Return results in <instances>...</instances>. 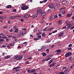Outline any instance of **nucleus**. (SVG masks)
I'll use <instances>...</instances> for the list:
<instances>
[{
  "instance_id": "37998d69",
  "label": "nucleus",
  "mask_w": 74,
  "mask_h": 74,
  "mask_svg": "<svg viewBox=\"0 0 74 74\" xmlns=\"http://www.w3.org/2000/svg\"><path fill=\"white\" fill-rule=\"evenodd\" d=\"M54 46H55V45H51V48H53V47H54Z\"/></svg>"
},
{
  "instance_id": "a18cd8bd",
  "label": "nucleus",
  "mask_w": 74,
  "mask_h": 74,
  "mask_svg": "<svg viewBox=\"0 0 74 74\" xmlns=\"http://www.w3.org/2000/svg\"><path fill=\"white\" fill-rule=\"evenodd\" d=\"M46 51L47 52H49V49H47Z\"/></svg>"
},
{
  "instance_id": "cd10ccee",
  "label": "nucleus",
  "mask_w": 74,
  "mask_h": 74,
  "mask_svg": "<svg viewBox=\"0 0 74 74\" xmlns=\"http://www.w3.org/2000/svg\"><path fill=\"white\" fill-rule=\"evenodd\" d=\"M2 38H3V39H5L7 38V37L6 36L2 37Z\"/></svg>"
},
{
  "instance_id": "f8f14e48",
  "label": "nucleus",
  "mask_w": 74,
  "mask_h": 74,
  "mask_svg": "<svg viewBox=\"0 0 74 74\" xmlns=\"http://www.w3.org/2000/svg\"><path fill=\"white\" fill-rule=\"evenodd\" d=\"M53 66H55V64L53 63H52L49 66V67H52Z\"/></svg>"
},
{
  "instance_id": "4c0bfd02",
  "label": "nucleus",
  "mask_w": 74,
  "mask_h": 74,
  "mask_svg": "<svg viewBox=\"0 0 74 74\" xmlns=\"http://www.w3.org/2000/svg\"><path fill=\"white\" fill-rule=\"evenodd\" d=\"M49 19H51V18H52V19H53V16H51L50 17H49Z\"/></svg>"
},
{
  "instance_id": "a211bd4d",
  "label": "nucleus",
  "mask_w": 74,
  "mask_h": 74,
  "mask_svg": "<svg viewBox=\"0 0 74 74\" xmlns=\"http://www.w3.org/2000/svg\"><path fill=\"white\" fill-rule=\"evenodd\" d=\"M5 16H0V19H5Z\"/></svg>"
},
{
  "instance_id": "39448f33",
  "label": "nucleus",
  "mask_w": 74,
  "mask_h": 74,
  "mask_svg": "<svg viewBox=\"0 0 74 74\" xmlns=\"http://www.w3.org/2000/svg\"><path fill=\"white\" fill-rule=\"evenodd\" d=\"M49 7L50 8H52L53 7V4H49L48 5Z\"/></svg>"
},
{
  "instance_id": "9d476101",
  "label": "nucleus",
  "mask_w": 74,
  "mask_h": 74,
  "mask_svg": "<svg viewBox=\"0 0 74 74\" xmlns=\"http://www.w3.org/2000/svg\"><path fill=\"white\" fill-rule=\"evenodd\" d=\"M58 8V7H57V6H55L54 7V11H56V10H57V8Z\"/></svg>"
},
{
  "instance_id": "79ce46f5",
  "label": "nucleus",
  "mask_w": 74,
  "mask_h": 74,
  "mask_svg": "<svg viewBox=\"0 0 74 74\" xmlns=\"http://www.w3.org/2000/svg\"><path fill=\"white\" fill-rule=\"evenodd\" d=\"M12 45V43H9L8 45L9 46H11V45Z\"/></svg>"
},
{
  "instance_id": "3c124183",
  "label": "nucleus",
  "mask_w": 74,
  "mask_h": 74,
  "mask_svg": "<svg viewBox=\"0 0 74 74\" xmlns=\"http://www.w3.org/2000/svg\"><path fill=\"white\" fill-rule=\"evenodd\" d=\"M71 46H72V45L71 44H70L69 45V47H71Z\"/></svg>"
},
{
  "instance_id": "72a5a7b5",
  "label": "nucleus",
  "mask_w": 74,
  "mask_h": 74,
  "mask_svg": "<svg viewBox=\"0 0 74 74\" xmlns=\"http://www.w3.org/2000/svg\"><path fill=\"white\" fill-rule=\"evenodd\" d=\"M44 49V48H43V47H42V48H41V49H38V51H41V49Z\"/></svg>"
},
{
  "instance_id": "052dcab7",
  "label": "nucleus",
  "mask_w": 74,
  "mask_h": 74,
  "mask_svg": "<svg viewBox=\"0 0 74 74\" xmlns=\"http://www.w3.org/2000/svg\"><path fill=\"white\" fill-rule=\"evenodd\" d=\"M42 62H45V61H46L45 59H43L42 60Z\"/></svg>"
},
{
  "instance_id": "c756f323",
  "label": "nucleus",
  "mask_w": 74,
  "mask_h": 74,
  "mask_svg": "<svg viewBox=\"0 0 74 74\" xmlns=\"http://www.w3.org/2000/svg\"><path fill=\"white\" fill-rule=\"evenodd\" d=\"M9 31H10V32H14V30L13 29H10Z\"/></svg>"
},
{
  "instance_id": "bb28decb",
  "label": "nucleus",
  "mask_w": 74,
  "mask_h": 74,
  "mask_svg": "<svg viewBox=\"0 0 74 74\" xmlns=\"http://www.w3.org/2000/svg\"><path fill=\"white\" fill-rule=\"evenodd\" d=\"M58 16H59L60 17H63V15H62L61 14H58Z\"/></svg>"
},
{
  "instance_id": "e2e57ef3",
  "label": "nucleus",
  "mask_w": 74,
  "mask_h": 74,
  "mask_svg": "<svg viewBox=\"0 0 74 74\" xmlns=\"http://www.w3.org/2000/svg\"><path fill=\"white\" fill-rule=\"evenodd\" d=\"M65 13H66V12H63L62 13V14H65Z\"/></svg>"
},
{
  "instance_id": "a19ab883",
  "label": "nucleus",
  "mask_w": 74,
  "mask_h": 74,
  "mask_svg": "<svg viewBox=\"0 0 74 74\" xmlns=\"http://www.w3.org/2000/svg\"><path fill=\"white\" fill-rule=\"evenodd\" d=\"M25 63L26 64H29V61H27L25 62Z\"/></svg>"
},
{
  "instance_id": "bf43d9fd",
  "label": "nucleus",
  "mask_w": 74,
  "mask_h": 74,
  "mask_svg": "<svg viewBox=\"0 0 74 74\" xmlns=\"http://www.w3.org/2000/svg\"><path fill=\"white\" fill-rule=\"evenodd\" d=\"M16 9H14L13 10V12H16Z\"/></svg>"
},
{
  "instance_id": "dca6fc26",
  "label": "nucleus",
  "mask_w": 74,
  "mask_h": 74,
  "mask_svg": "<svg viewBox=\"0 0 74 74\" xmlns=\"http://www.w3.org/2000/svg\"><path fill=\"white\" fill-rule=\"evenodd\" d=\"M18 29H16L15 30V31H14L13 32L14 33H18Z\"/></svg>"
},
{
  "instance_id": "f704fd0d",
  "label": "nucleus",
  "mask_w": 74,
  "mask_h": 74,
  "mask_svg": "<svg viewBox=\"0 0 74 74\" xmlns=\"http://www.w3.org/2000/svg\"><path fill=\"white\" fill-rule=\"evenodd\" d=\"M3 41H4V39H0V42H2Z\"/></svg>"
},
{
  "instance_id": "412c9836",
  "label": "nucleus",
  "mask_w": 74,
  "mask_h": 74,
  "mask_svg": "<svg viewBox=\"0 0 74 74\" xmlns=\"http://www.w3.org/2000/svg\"><path fill=\"white\" fill-rule=\"evenodd\" d=\"M53 17H54V18H58V15H54V16H53Z\"/></svg>"
},
{
  "instance_id": "1a4fd4ad",
  "label": "nucleus",
  "mask_w": 74,
  "mask_h": 74,
  "mask_svg": "<svg viewBox=\"0 0 74 74\" xmlns=\"http://www.w3.org/2000/svg\"><path fill=\"white\" fill-rule=\"evenodd\" d=\"M55 4L57 7H59L60 5V4L59 3H56Z\"/></svg>"
},
{
  "instance_id": "2eb2a0df",
  "label": "nucleus",
  "mask_w": 74,
  "mask_h": 74,
  "mask_svg": "<svg viewBox=\"0 0 74 74\" xmlns=\"http://www.w3.org/2000/svg\"><path fill=\"white\" fill-rule=\"evenodd\" d=\"M20 67H16L15 68H14L13 69H12V70H16V69H18L20 68Z\"/></svg>"
},
{
  "instance_id": "c85d7f7f",
  "label": "nucleus",
  "mask_w": 74,
  "mask_h": 74,
  "mask_svg": "<svg viewBox=\"0 0 74 74\" xmlns=\"http://www.w3.org/2000/svg\"><path fill=\"white\" fill-rule=\"evenodd\" d=\"M57 52H61V50L60 49H59L58 50L56 51Z\"/></svg>"
},
{
  "instance_id": "473e14b6",
  "label": "nucleus",
  "mask_w": 74,
  "mask_h": 74,
  "mask_svg": "<svg viewBox=\"0 0 74 74\" xmlns=\"http://www.w3.org/2000/svg\"><path fill=\"white\" fill-rule=\"evenodd\" d=\"M53 60L52 59H51L50 61V62H49V64H51V63H52V62H53Z\"/></svg>"
},
{
  "instance_id": "423d86ee",
  "label": "nucleus",
  "mask_w": 74,
  "mask_h": 74,
  "mask_svg": "<svg viewBox=\"0 0 74 74\" xmlns=\"http://www.w3.org/2000/svg\"><path fill=\"white\" fill-rule=\"evenodd\" d=\"M33 72H36V70L35 69H32L30 70L29 73H33Z\"/></svg>"
},
{
  "instance_id": "774afa93",
  "label": "nucleus",
  "mask_w": 74,
  "mask_h": 74,
  "mask_svg": "<svg viewBox=\"0 0 74 74\" xmlns=\"http://www.w3.org/2000/svg\"><path fill=\"white\" fill-rule=\"evenodd\" d=\"M3 56H4V55H5V53H3Z\"/></svg>"
},
{
  "instance_id": "5701e85b",
  "label": "nucleus",
  "mask_w": 74,
  "mask_h": 74,
  "mask_svg": "<svg viewBox=\"0 0 74 74\" xmlns=\"http://www.w3.org/2000/svg\"><path fill=\"white\" fill-rule=\"evenodd\" d=\"M70 16H71L70 15V13H69L66 15L67 17H70Z\"/></svg>"
},
{
  "instance_id": "6e6d98bb",
  "label": "nucleus",
  "mask_w": 74,
  "mask_h": 74,
  "mask_svg": "<svg viewBox=\"0 0 74 74\" xmlns=\"http://www.w3.org/2000/svg\"><path fill=\"white\" fill-rule=\"evenodd\" d=\"M71 49V47H69L68 49V50H70Z\"/></svg>"
},
{
  "instance_id": "c9c22d12",
  "label": "nucleus",
  "mask_w": 74,
  "mask_h": 74,
  "mask_svg": "<svg viewBox=\"0 0 74 74\" xmlns=\"http://www.w3.org/2000/svg\"><path fill=\"white\" fill-rule=\"evenodd\" d=\"M47 11H48V12H49V13L51 12V10L50 9H49L47 10Z\"/></svg>"
},
{
  "instance_id": "f03ea898",
  "label": "nucleus",
  "mask_w": 74,
  "mask_h": 74,
  "mask_svg": "<svg viewBox=\"0 0 74 74\" xmlns=\"http://www.w3.org/2000/svg\"><path fill=\"white\" fill-rule=\"evenodd\" d=\"M29 8V7L27 6H23L21 7V8L22 10H27Z\"/></svg>"
},
{
  "instance_id": "f3484780",
  "label": "nucleus",
  "mask_w": 74,
  "mask_h": 74,
  "mask_svg": "<svg viewBox=\"0 0 74 74\" xmlns=\"http://www.w3.org/2000/svg\"><path fill=\"white\" fill-rule=\"evenodd\" d=\"M58 25H61V24H62V21H60L58 22Z\"/></svg>"
},
{
  "instance_id": "2f4dec72",
  "label": "nucleus",
  "mask_w": 74,
  "mask_h": 74,
  "mask_svg": "<svg viewBox=\"0 0 74 74\" xmlns=\"http://www.w3.org/2000/svg\"><path fill=\"white\" fill-rule=\"evenodd\" d=\"M66 27H67L65 26L63 27V28L62 29V30H63V29H66Z\"/></svg>"
},
{
  "instance_id": "4468645a",
  "label": "nucleus",
  "mask_w": 74,
  "mask_h": 74,
  "mask_svg": "<svg viewBox=\"0 0 74 74\" xmlns=\"http://www.w3.org/2000/svg\"><path fill=\"white\" fill-rule=\"evenodd\" d=\"M12 8V6L11 5H8L7 6H6V8Z\"/></svg>"
},
{
  "instance_id": "69168bd1",
  "label": "nucleus",
  "mask_w": 74,
  "mask_h": 74,
  "mask_svg": "<svg viewBox=\"0 0 74 74\" xmlns=\"http://www.w3.org/2000/svg\"><path fill=\"white\" fill-rule=\"evenodd\" d=\"M12 37V36L11 35H10L8 36V37L9 38H10V37Z\"/></svg>"
},
{
  "instance_id": "20e7f679",
  "label": "nucleus",
  "mask_w": 74,
  "mask_h": 74,
  "mask_svg": "<svg viewBox=\"0 0 74 74\" xmlns=\"http://www.w3.org/2000/svg\"><path fill=\"white\" fill-rule=\"evenodd\" d=\"M66 26H68V27H67V29H69L70 27L72 26V25L71 24H69H69H67Z\"/></svg>"
},
{
  "instance_id": "49530a36",
  "label": "nucleus",
  "mask_w": 74,
  "mask_h": 74,
  "mask_svg": "<svg viewBox=\"0 0 74 74\" xmlns=\"http://www.w3.org/2000/svg\"><path fill=\"white\" fill-rule=\"evenodd\" d=\"M27 42H25L24 43H23V44H25V45H26V44H27Z\"/></svg>"
},
{
  "instance_id": "864d4df0",
  "label": "nucleus",
  "mask_w": 74,
  "mask_h": 74,
  "mask_svg": "<svg viewBox=\"0 0 74 74\" xmlns=\"http://www.w3.org/2000/svg\"><path fill=\"white\" fill-rule=\"evenodd\" d=\"M27 29V28H23V30H26Z\"/></svg>"
},
{
  "instance_id": "8fccbe9b",
  "label": "nucleus",
  "mask_w": 74,
  "mask_h": 74,
  "mask_svg": "<svg viewBox=\"0 0 74 74\" xmlns=\"http://www.w3.org/2000/svg\"><path fill=\"white\" fill-rule=\"evenodd\" d=\"M66 69V67H63L62 68L63 70H64V69Z\"/></svg>"
},
{
  "instance_id": "e433bc0d",
  "label": "nucleus",
  "mask_w": 74,
  "mask_h": 74,
  "mask_svg": "<svg viewBox=\"0 0 74 74\" xmlns=\"http://www.w3.org/2000/svg\"><path fill=\"white\" fill-rule=\"evenodd\" d=\"M64 73L63 72H61L59 73V74H64Z\"/></svg>"
},
{
  "instance_id": "de8ad7c7",
  "label": "nucleus",
  "mask_w": 74,
  "mask_h": 74,
  "mask_svg": "<svg viewBox=\"0 0 74 74\" xmlns=\"http://www.w3.org/2000/svg\"><path fill=\"white\" fill-rule=\"evenodd\" d=\"M44 3V1H40V4H42V3Z\"/></svg>"
},
{
  "instance_id": "0eeeda50",
  "label": "nucleus",
  "mask_w": 74,
  "mask_h": 74,
  "mask_svg": "<svg viewBox=\"0 0 74 74\" xmlns=\"http://www.w3.org/2000/svg\"><path fill=\"white\" fill-rule=\"evenodd\" d=\"M63 34H64L63 32L61 33L58 35V37H62V36H63Z\"/></svg>"
},
{
  "instance_id": "603ef678",
  "label": "nucleus",
  "mask_w": 74,
  "mask_h": 74,
  "mask_svg": "<svg viewBox=\"0 0 74 74\" xmlns=\"http://www.w3.org/2000/svg\"><path fill=\"white\" fill-rule=\"evenodd\" d=\"M41 16H44V13H43L41 14Z\"/></svg>"
},
{
  "instance_id": "09e8293b",
  "label": "nucleus",
  "mask_w": 74,
  "mask_h": 74,
  "mask_svg": "<svg viewBox=\"0 0 74 74\" xmlns=\"http://www.w3.org/2000/svg\"><path fill=\"white\" fill-rule=\"evenodd\" d=\"M7 27H8V26H4V28L5 29L6 28H7Z\"/></svg>"
},
{
  "instance_id": "4d7b16f0",
  "label": "nucleus",
  "mask_w": 74,
  "mask_h": 74,
  "mask_svg": "<svg viewBox=\"0 0 74 74\" xmlns=\"http://www.w3.org/2000/svg\"><path fill=\"white\" fill-rule=\"evenodd\" d=\"M24 34H26V31H24Z\"/></svg>"
},
{
  "instance_id": "ddd939ff",
  "label": "nucleus",
  "mask_w": 74,
  "mask_h": 74,
  "mask_svg": "<svg viewBox=\"0 0 74 74\" xmlns=\"http://www.w3.org/2000/svg\"><path fill=\"white\" fill-rule=\"evenodd\" d=\"M39 14H40L43 13L42 10H40L39 11Z\"/></svg>"
},
{
  "instance_id": "7ed1b4c3",
  "label": "nucleus",
  "mask_w": 74,
  "mask_h": 74,
  "mask_svg": "<svg viewBox=\"0 0 74 74\" xmlns=\"http://www.w3.org/2000/svg\"><path fill=\"white\" fill-rule=\"evenodd\" d=\"M71 52L67 53L65 54V57H68V56H70L71 55Z\"/></svg>"
},
{
  "instance_id": "0e129e2a",
  "label": "nucleus",
  "mask_w": 74,
  "mask_h": 74,
  "mask_svg": "<svg viewBox=\"0 0 74 74\" xmlns=\"http://www.w3.org/2000/svg\"><path fill=\"white\" fill-rule=\"evenodd\" d=\"M12 38H16V37L15 36H13V37Z\"/></svg>"
},
{
  "instance_id": "4be33fe9",
  "label": "nucleus",
  "mask_w": 74,
  "mask_h": 74,
  "mask_svg": "<svg viewBox=\"0 0 74 74\" xmlns=\"http://www.w3.org/2000/svg\"><path fill=\"white\" fill-rule=\"evenodd\" d=\"M51 58H48L45 59L46 61H48L49 60L51 59Z\"/></svg>"
},
{
  "instance_id": "6ab92c4d",
  "label": "nucleus",
  "mask_w": 74,
  "mask_h": 74,
  "mask_svg": "<svg viewBox=\"0 0 74 74\" xmlns=\"http://www.w3.org/2000/svg\"><path fill=\"white\" fill-rule=\"evenodd\" d=\"M42 55H43V56H47V54L45 53H42Z\"/></svg>"
},
{
  "instance_id": "aec40b11",
  "label": "nucleus",
  "mask_w": 74,
  "mask_h": 74,
  "mask_svg": "<svg viewBox=\"0 0 74 74\" xmlns=\"http://www.w3.org/2000/svg\"><path fill=\"white\" fill-rule=\"evenodd\" d=\"M20 34L24 35V31H22L20 33Z\"/></svg>"
},
{
  "instance_id": "f257e3e1",
  "label": "nucleus",
  "mask_w": 74,
  "mask_h": 74,
  "mask_svg": "<svg viewBox=\"0 0 74 74\" xmlns=\"http://www.w3.org/2000/svg\"><path fill=\"white\" fill-rule=\"evenodd\" d=\"M23 57L22 56H17L14 57V59L16 60H21Z\"/></svg>"
},
{
  "instance_id": "c03bdc74",
  "label": "nucleus",
  "mask_w": 74,
  "mask_h": 74,
  "mask_svg": "<svg viewBox=\"0 0 74 74\" xmlns=\"http://www.w3.org/2000/svg\"><path fill=\"white\" fill-rule=\"evenodd\" d=\"M38 38H41V36H37Z\"/></svg>"
},
{
  "instance_id": "7c9ffc66",
  "label": "nucleus",
  "mask_w": 74,
  "mask_h": 74,
  "mask_svg": "<svg viewBox=\"0 0 74 74\" xmlns=\"http://www.w3.org/2000/svg\"><path fill=\"white\" fill-rule=\"evenodd\" d=\"M41 34V32H40L39 33H38L37 34H36L37 36H39Z\"/></svg>"
},
{
  "instance_id": "ea45409f",
  "label": "nucleus",
  "mask_w": 74,
  "mask_h": 74,
  "mask_svg": "<svg viewBox=\"0 0 74 74\" xmlns=\"http://www.w3.org/2000/svg\"><path fill=\"white\" fill-rule=\"evenodd\" d=\"M10 58L9 56H7L5 57V59H8V58Z\"/></svg>"
},
{
  "instance_id": "b1692460",
  "label": "nucleus",
  "mask_w": 74,
  "mask_h": 74,
  "mask_svg": "<svg viewBox=\"0 0 74 74\" xmlns=\"http://www.w3.org/2000/svg\"><path fill=\"white\" fill-rule=\"evenodd\" d=\"M42 37H44L45 36V33H43V34H42Z\"/></svg>"
},
{
  "instance_id": "58836bf2",
  "label": "nucleus",
  "mask_w": 74,
  "mask_h": 74,
  "mask_svg": "<svg viewBox=\"0 0 74 74\" xmlns=\"http://www.w3.org/2000/svg\"><path fill=\"white\" fill-rule=\"evenodd\" d=\"M58 32V31L57 30L55 31H53L52 33H56V32Z\"/></svg>"
},
{
  "instance_id": "393cba45",
  "label": "nucleus",
  "mask_w": 74,
  "mask_h": 74,
  "mask_svg": "<svg viewBox=\"0 0 74 74\" xmlns=\"http://www.w3.org/2000/svg\"><path fill=\"white\" fill-rule=\"evenodd\" d=\"M47 30H48V28H45V29H43V32H45V31H46V30H47Z\"/></svg>"
},
{
  "instance_id": "6e6552de",
  "label": "nucleus",
  "mask_w": 74,
  "mask_h": 74,
  "mask_svg": "<svg viewBox=\"0 0 74 74\" xmlns=\"http://www.w3.org/2000/svg\"><path fill=\"white\" fill-rule=\"evenodd\" d=\"M66 3H67V1H64L62 2V4L63 5H65Z\"/></svg>"
},
{
  "instance_id": "680f3d73",
  "label": "nucleus",
  "mask_w": 74,
  "mask_h": 74,
  "mask_svg": "<svg viewBox=\"0 0 74 74\" xmlns=\"http://www.w3.org/2000/svg\"><path fill=\"white\" fill-rule=\"evenodd\" d=\"M2 47H6V45H2Z\"/></svg>"
},
{
  "instance_id": "9b49d317",
  "label": "nucleus",
  "mask_w": 74,
  "mask_h": 74,
  "mask_svg": "<svg viewBox=\"0 0 74 74\" xmlns=\"http://www.w3.org/2000/svg\"><path fill=\"white\" fill-rule=\"evenodd\" d=\"M15 18H16V16H12L9 18V19H15Z\"/></svg>"
},
{
  "instance_id": "a878e982",
  "label": "nucleus",
  "mask_w": 74,
  "mask_h": 74,
  "mask_svg": "<svg viewBox=\"0 0 74 74\" xmlns=\"http://www.w3.org/2000/svg\"><path fill=\"white\" fill-rule=\"evenodd\" d=\"M25 18H28L29 17V15L28 14H26L24 16Z\"/></svg>"
},
{
  "instance_id": "5fc2aeb1",
  "label": "nucleus",
  "mask_w": 74,
  "mask_h": 74,
  "mask_svg": "<svg viewBox=\"0 0 74 74\" xmlns=\"http://www.w3.org/2000/svg\"><path fill=\"white\" fill-rule=\"evenodd\" d=\"M74 28V26H72L71 28V29H73Z\"/></svg>"
},
{
  "instance_id": "13d9d810",
  "label": "nucleus",
  "mask_w": 74,
  "mask_h": 74,
  "mask_svg": "<svg viewBox=\"0 0 74 74\" xmlns=\"http://www.w3.org/2000/svg\"><path fill=\"white\" fill-rule=\"evenodd\" d=\"M52 30V29L51 28H50V29H48V30H47V31H49V30Z\"/></svg>"
},
{
  "instance_id": "338daca9",
  "label": "nucleus",
  "mask_w": 74,
  "mask_h": 74,
  "mask_svg": "<svg viewBox=\"0 0 74 74\" xmlns=\"http://www.w3.org/2000/svg\"><path fill=\"white\" fill-rule=\"evenodd\" d=\"M62 9H66L65 7H63L62 8Z\"/></svg>"
}]
</instances>
